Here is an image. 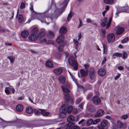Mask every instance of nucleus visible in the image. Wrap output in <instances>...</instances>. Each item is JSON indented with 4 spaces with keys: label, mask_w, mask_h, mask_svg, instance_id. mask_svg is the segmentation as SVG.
I'll return each mask as SVG.
<instances>
[{
    "label": "nucleus",
    "mask_w": 129,
    "mask_h": 129,
    "mask_svg": "<svg viewBox=\"0 0 129 129\" xmlns=\"http://www.w3.org/2000/svg\"><path fill=\"white\" fill-rule=\"evenodd\" d=\"M117 126L119 128H124L126 126V125L125 124H123L120 120H118L117 122Z\"/></svg>",
    "instance_id": "nucleus-20"
},
{
    "label": "nucleus",
    "mask_w": 129,
    "mask_h": 129,
    "mask_svg": "<svg viewBox=\"0 0 129 129\" xmlns=\"http://www.w3.org/2000/svg\"><path fill=\"white\" fill-rule=\"evenodd\" d=\"M128 117V116L127 115H123L122 116V118L124 119H126Z\"/></svg>",
    "instance_id": "nucleus-64"
},
{
    "label": "nucleus",
    "mask_w": 129,
    "mask_h": 129,
    "mask_svg": "<svg viewBox=\"0 0 129 129\" xmlns=\"http://www.w3.org/2000/svg\"><path fill=\"white\" fill-rule=\"evenodd\" d=\"M67 31V29L66 27H62L59 29V32L60 34H66Z\"/></svg>",
    "instance_id": "nucleus-18"
},
{
    "label": "nucleus",
    "mask_w": 129,
    "mask_h": 129,
    "mask_svg": "<svg viewBox=\"0 0 129 129\" xmlns=\"http://www.w3.org/2000/svg\"><path fill=\"white\" fill-rule=\"evenodd\" d=\"M24 20L23 15L21 14H19L18 18V20L19 22H22Z\"/></svg>",
    "instance_id": "nucleus-33"
},
{
    "label": "nucleus",
    "mask_w": 129,
    "mask_h": 129,
    "mask_svg": "<svg viewBox=\"0 0 129 129\" xmlns=\"http://www.w3.org/2000/svg\"><path fill=\"white\" fill-rule=\"evenodd\" d=\"M74 43L76 44V48L77 49L78 48V44L79 42L77 41V40L74 39L73 40Z\"/></svg>",
    "instance_id": "nucleus-42"
},
{
    "label": "nucleus",
    "mask_w": 129,
    "mask_h": 129,
    "mask_svg": "<svg viewBox=\"0 0 129 129\" xmlns=\"http://www.w3.org/2000/svg\"><path fill=\"white\" fill-rule=\"evenodd\" d=\"M80 72L81 76L83 77H84L86 75V71L83 69H81L80 70Z\"/></svg>",
    "instance_id": "nucleus-34"
},
{
    "label": "nucleus",
    "mask_w": 129,
    "mask_h": 129,
    "mask_svg": "<svg viewBox=\"0 0 129 129\" xmlns=\"http://www.w3.org/2000/svg\"><path fill=\"white\" fill-rule=\"evenodd\" d=\"M45 35V33L44 31H41L39 33L38 37L41 38L43 37Z\"/></svg>",
    "instance_id": "nucleus-45"
},
{
    "label": "nucleus",
    "mask_w": 129,
    "mask_h": 129,
    "mask_svg": "<svg viewBox=\"0 0 129 129\" xmlns=\"http://www.w3.org/2000/svg\"><path fill=\"white\" fill-rule=\"evenodd\" d=\"M69 64L73 67L75 70H77L78 69V64L76 60H75L73 56H70L68 59Z\"/></svg>",
    "instance_id": "nucleus-2"
},
{
    "label": "nucleus",
    "mask_w": 129,
    "mask_h": 129,
    "mask_svg": "<svg viewBox=\"0 0 129 129\" xmlns=\"http://www.w3.org/2000/svg\"><path fill=\"white\" fill-rule=\"evenodd\" d=\"M127 54L125 52H124L122 55V58L123 59H126L127 58Z\"/></svg>",
    "instance_id": "nucleus-52"
},
{
    "label": "nucleus",
    "mask_w": 129,
    "mask_h": 129,
    "mask_svg": "<svg viewBox=\"0 0 129 129\" xmlns=\"http://www.w3.org/2000/svg\"><path fill=\"white\" fill-rule=\"evenodd\" d=\"M64 36L63 35H61L59 36L57 38L56 41L58 44H60L62 43L64 40Z\"/></svg>",
    "instance_id": "nucleus-13"
},
{
    "label": "nucleus",
    "mask_w": 129,
    "mask_h": 129,
    "mask_svg": "<svg viewBox=\"0 0 129 129\" xmlns=\"http://www.w3.org/2000/svg\"><path fill=\"white\" fill-rule=\"evenodd\" d=\"M61 54L60 53H57L56 54L55 56L58 59H60L61 57Z\"/></svg>",
    "instance_id": "nucleus-50"
},
{
    "label": "nucleus",
    "mask_w": 129,
    "mask_h": 129,
    "mask_svg": "<svg viewBox=\"0 0 129 129\" xmlns=\"http://www.w3.org/2000/svg\"><path fill=\"white\" fill-rule=\"evenodd\" d=\"M71 129H80V128L77 126H73L71 127Z\"/></svg>",
    "instance_id": "nucleus-58"
},
{
    "label": "nucleus",
    "mask_w": 129,
    "mask_h": 129,
    "mask_svg": "<svg viewBox=\"0 0 129 129\" xmlns=\"http://www.w3.org/2000/svg\"><path fill=\"white\" fill-rule=\"evenodd\" d=\"M128 40V38L127 37H126L124 38L123 40L121 41L122 43H126L127 42Z\"/></svg>",
    "instance_id": "nucleus-53"
},
{
    "label": "nucleus",
    "mask_w": 129,
    "mask_h": 129,
    "mask_svg": "<svg viewBox=\"0 0 129 129\" xmlns=\"http://www.w3.org/2000/svg\"><path fill=\"white\" fill-rule=\"evenodd\" d=\"M116 1V0H104V3L107 4H113Z\"/></svg>",
    "instance_id": "nucleus-26"
},
{
    "label": "nucleus",
    "mask_w": 129,
    "mask_h": 129,
    "mask_svg": "<svg viewBox=\"0 0 129 129\" xmlns=\"http://www.w3.org/2000/svg\"><path fill=\"white\" fill-rule=\"evenodd\" d=\"M23 106L21 104H18L16 107V110L18 112H21L23 110Z\"/></svg>",
    "instance_id": "nucleus-24"
},
{
    "label": "nucleus",
    "mask_w": 129,
    "mask_h": 129,
    "mask_svg": "<svg viewBox=\"0 0 129 129\" xmlns=\"http://www.w3.org/2000/svg\"><path fill=\"white\" fill-rule=\"evenodd\" d=\"M89 75V78L92 80L94 81L96 78V70L93 67H90L88 71Z\"/></svg>",
    "instance_id": "nucleus-4"
},
{
    "label": "nucleus",
    "mask_w": 129,
    "mask_h": 129,
    "mask_svg": "<svg viewBox=\"0 0 129 129\" xmlns=\"http://www.w3.org/2000/svg\"><path fill=\"white\" fill-rule=\"evenodd\" d=\"M107 24V18L104 17L101 21V26L104 27L106 26Z\"/></svg>",
    "instance_id": "nucleus-14"
},
{
    "label": "nucleus",
    "mask_w": 129,
    "mask_h": 129,
    "mask_svg": "<svg viewBox=\"0 0 129 129\" xmlns=\"http://www.w3.org/2000/svg\"><path fill=\"white\" fill-rule=\"evenodd\" d=\"M103 53L104 54H105L106 53L107 50V47L106 45H104V44H103Z\"/></svg>",
    "instance_id": "nucleus-44"
},
{
    "label": "nucleus",
    "mask_w": 129,
    "mask_h": 129,
    "mask_svg": "<svg viewBox=\"0 0 129 129\" xmlns=\"http://www.w3.org/2000/svg\"><path fill=\"white\" fill-rule=\"evenodd\" d=\"M5 93L8 95L11 94L12 93H14L15 91L14 88H12L11 87H6L5 88Z\"/></svg>",
    "instance_id": "nucleus-7"
},
{
    "label": "nucleus",
    "mask_w": 129,
    "mask_h": 129,
    "mask_svg": "<svg viewBox=\"0 0 129 129\" xmlns=\"http://www.w3.org/2000/svg\"><path fill=\"white\" fill-rule=\"evenodd\" d=\"M63 91L64 92V95L65 100L69 101L71 100L70 95L68 93L70 92V90L66 87L62 86H61Z\"/></svg>",
    "instance_id": "nucleus-5"
},
{
    "label": "nucleus",
    "mask_w": 129,
    "mask_h": 129,
    "mask_svg": "<svg viewBox=\"0 0 129 129\" xmlns=\"http://www.w3.org/2000/svg\"><path fill=\"white\" fill-rule=\"evenodd\" d=\"M38 30L36 28H34L32 30V34H33L34 35H37V33L38 32Z\"/></svg>",
    "instance_id": "nucleus-41"
},
{
    "label": "nucleus",
    "mask_w": 129,
    "mask_h": 129,
    "mask_svg": "<svg viewBox=\"0 0 129 129\" xmlns=\"http://www.w3.org/2000/svg\"><path fill=\"white\" fill-rule=\"evenodd\" d=\"M41 113L44 116H47L50 114L49 112L46 111L45 110L41 109Z\"/></svg>",
    "instance_id": "nucleus-28"
},
{
    "label": "nucleus",
    "mask_w": 129,
    "mask_h": 129,
    "mask_svg": "<svg viewBox=\"0 0 129 129\" xmlns=\"http://www.w3.org/2000/svg\"><path fill=\"white\" fill-rule=\"evenodd\" d=\"M10 60L11 63H13L14 61V59L12 57H11L10 56L7 57Z\"/></svg>",
    "instance_id": "nucleus-51"
},
{
    "label": "nucleus",
    "mask_w": 129,
    "mask_h": 129,
    "mask_svg": "<svg viewBox=\"0 0 129 129\" xmlns=\"http://www.w3.org/2000/svg\"><path fill=\"white\" fill-rule=\"evenodd\" d=\"M111 20H112V19H111V18H110L109 19L107 23V24L106 27V29H108L109 27L110 26L111 24Z\"/></svg>",
    "instance_id": "nucleus-40"
},
{
    "label": "nucleus",
    "mask_w": 129,
    "mask_h": 129,
    "mask_svg": "<svg viewBox=\"0 0 129 129\" xmlns=\"http://www.w3.org/2000/svg\"><path fill=\"white\" fill-rule=\"evenodd\" d=\"M30 9L31 10V12L33 11H34L33 9V5L32 4H30Z\"/></svg>",
    "instance_id": "nucleus-56"
},
{
    "label": "nucleus",
    "mask_w": 129,
    "mask_h": 129,
    "mask_svg": "<svg viewBox=\"0 0 129 129\" xmlns=\"http://www.w3.org/2000/svg\"><path fill=\"white\" fill-rule=\"evenodd\" d=\"M58 79L59 81H60V82L62 83H64L65 81V78L63 76H60L59 77Z\"/></svg>",
    "instance_id": "nucleus-31"
},
{
    "label": "nucleus",
    "mask_w": 129,
    "mask_h": 129,
    "mask_svg": "<svg viewBox=\"0 0 129 129\" xmlns=\"http://www.w3.org/2000/svg\"><path fill=\"white\" fill-rule=\"evenodd\" d=\"M84 103H82L81 104H80L79 106V109H82L83 108V106Z\"/></svg>",
    "instance_id": "nucleus-59"
},
{
    "label": "nucleus",
    "mask_w": 129,
    "mask_h": 129,
    "mask_svg": "<svg viewBox=\"0 0 129 129\" xmlns=\"http://www.w3.org/2000/svg\"><path fill=\"white\" fill-rule=\"evenodd\" d=\"M25 7V5L23 3H22L20 4V8L21 9L24 8Z\"/></svg>",
    "instance_id": "nucleus-55"
},
{
    "label": "nucleus",
    "mask_w": 129,
    "mask_h": 129,
    "mask_svg": "<svg viewBox=\"0 0 129 129\" xmlns=\"http://www.w3.org/2000/svg\"><path fill=\"white\" fill-rule=\"evenodd\" d=\"M106 33V31L105 29H101V35L102 37H104L105 36Z\"/></svg>",
    "instance_id": "nucleus-37"
},
{
    "label": "nucleus",
    "mask_w": 129,
    "mask_h": 129,
    "mask_svg": "<svg viewBox=\"0 0 129 129\" xmlns=\"http://www.w3.org/2000/svg\"><path fill=\"white\" fill-rule=\"evenodd\" d=\"M51 7L55 8L56 9V11H59V10L60 9V8L57 9L56 7V5L55 4V3H52V4H51Z\"/></svg>",
    "instance_id": "nucleus-47"
},
{
    "label": "nucleus",
    "mask_w": 129,
    "mask_h": 129,
    "mask_svg": "<svg viewBox=\"0 0 129 129\" xmlns=\"http://www.w3.org/2000/svg\"><path fill=\"white\" fill-rule=\"evenodd\" d=\"M107 41L109 43L113 42L115 40L114 35L113 33L109 34L107 37Z\"/></svg>",
    "instance_id": "nucleus-6"
},
{
    "label": "nucleus",
    "mask_w": 129,
    "mask_h": 129,
    "mask_svg": "<svg viewBox=\"0 0 129 129\" xmlns=\"http://www.w3.org/2000/svg\"><path fill=\"white\" fill-rule=\"evenodd\" d=\"M62 69L60 68L55 69L54 70V72L56 74L60 75L62 72Z\"/></svg>",
    "instance_id": "nucleus-19"
},
{
    "label": "nucleus",
    "mask_w": 129,
    "mask_h": 129,
    "mask_svg": "<svg viewBox=\"0 0 129 129\" xmlns=\"http://www.w3.org/2000/svg\"><path fill=\"white\" fill-rule=\"evenodd\" d=\"M72 78L73 80L77 84L78 87L79 88L81 89L82 90H83L84 91H84L86 90V89L83 86L79 85L77 84V80L76 79V78L74 76H73V77Z\"/></svg>",
    "instance_id": "nucleus-15"
},
{
    "label": "nucleus",
    "mask_w": 129,
    "mask_h": 129,
    "mask_svg": "<svg viewBox=\"0 0 129 129\" xmlns=\"http://www.w3.org/2000/svg\"><path fill=\"white\" fill-rule=\"evenodd\" d=\"M98 72L100 76H103L105 75L106 72L105 69L102 68L99 69Z\"/></svg>",
    "instance_id": "nucleus-16"
},
{
    "label": "nucleus",
    "mask_w": 129,
    "mask_h": 129,
    "mask_svg": "<svg viewBox=\"0 0 129 129\" xmlns=\"http://www.w3.org/2000/svg\"><path fill=\"white\" fill-rule=\"evenodd\" d=\"M74 119V117L72 115H70L68 117L67 120L68 121L70 122L73 121Z\"/></svg>",
    "instance_id": "nucleus-38"
},
{
    "label": "nucleus",
    "mask_w": 129,
    "mask_h": 129,
    "mask_svg": "<svg viewBox=\"0 0 129 129\" xmlns=\"http://www.w3.org/2000/svg\"><path fill=\"white\" fill-rule=\"evenodd\" d=\"M70 128L71 126L70 124H68L64 126L63 129H70Z\"/></svg>",
    "instance_id": "nucleus-49"
},
{
    "label": "nucleus",
    "mask_w": 129,
    "mask_h": 129,
    "mask_svg": "<svg viewBox=\"0 0 129 129\" xmlns=\"http://www.w3.org/2000/svg\"><path fill=\"white\" fill-rule=\"evenodd\" d=\"M93 121V120L92 119H90L88 120L86 122V125L87 126H88L90 125L92 123Z\"/></svg>",
    "instance_id": "nucleus-35"
},
{
    "label": "nucleus",
    "mask_w": 129,
    "mask_h": 129,
    "mask_svg": "<svg viewBox=\"0 0 129 129\" xmlns=\"http://www.w3.org/2000/svg\"><path fill=\"white\" fill-rule=\"evenodd\" d=\"M69 0H64L62 3L60 5L61 9H65Z\"/></svg>",
    "instance_id": "nucleus-17"
},
{
    "label": "nucleus",
    "mask_w": 129,
    "mask_h": 129,
    "mask_svg": "<svg viewBox=\"0 0 129 129\" xmlns=\"http://www.w3.org/2000/svg\"><path fill=\"white\" fill-rule=\"evenodd\" d=\"M74 15L73 13L72 12H70L68 15L67 17V20L69 22Z\"/></svg>",
    "instance_id": "nucleus-36"
},
{
    "label": "nucleus",
    "mask_w": 129,
    "mask_h": 129,
    "mask_svg": "<svg viewBox=\"0 0 129 129\" xmlns=\"http://www.w3.org/2000/svg\"><path fill=\"white\" fill-rule=\"evenodd\" d=\"M38 37L37 35H35L33 34H31L29 35L28 37V38L29 40L34 41L37 40Z\"/></svg>",
    "instance_id": "nucleus-12"
},
{
    "label": "nucleus",
    "mask_w": 129,
    "mask_h": 129,
    "mask_svg": "<svg viewBox=\"0 0 129 129\" xmlns=\"http://www.w3.org/2000/svg\"><path fill=\"white\" fill-rule=\"evenodd\" d=\"M129 7L128 6L122 7L118 10L116 14H119L121 12H129L128 9Z\"/></svg>",
    "instance_id": "nucleus-9"
},
{
    "label": "nucleus",
    "mask_w": 129,
    "mask_h": 129,
    "mask_svg": "<svg viewBox=\"0 0 129 129\" xmlns=\"http://www.w3.org/2000/svg\"><path fill=\"white\" fill-rule=\"evenodd\" d=\"M108 124V122L105 120H104L101 123L100 125H98V127L99 129H104Z\"/></svg>",
    "instance_id": "nucleus-8"
},
{
    "label": "nucleus",
    "mask_w": 129,
    "mask_h": 129,
    "mask_svg": "<svg viewBox=\"0 0 129 129\" xmlns=\"http://www.w3.org/2000/svg\"><path fill=\"white\" fill-rule=\"evenodd\" d=\"M91 24L92 25H94L96 27H97L98 26L97 23H96V22L94 21H92L91 22Z\"/></svg>",
    "instance_id": "nucleus-60"
},
{
    "label": "nucleus",
    "mask_w": 129,
    "mask_h": 129,
    "mask_svg": "<svg viewBox=\"0 0 129 129\" xmlns=\"http://www.w3.org/2000/svg\"><path fill=\"white\" fill-rule=\"evenodd\" d=\"M121 75V74L120 73H118V75L115 76L114 77V79L115 80H116L118 79L119 77H120V76Z\"/></svg>",
    "instance_id": "nucleus-57"
},
{
    "label": "nucleus",
    "mask_w": 129,
    "mask_h": 129,
    "mask_svg": "<svg viewBox=\"0 0 129 129\" xmlns=\"http://www.w3.org/2000/svg\"><path fill=\"white\" fill-rule=\"evenodd\" d=\"M79 21L80 23L78 26V28L82 26L83 25V24L82 22V20L81 18H79Z\"/></svg>",
    "instance_id": "nucleus-54"
},
{
    "label": "nucleus",
    "mask_w": 129,
    "mask_h": 129,
    "mask_svg": "<svg viewBox=\"0 0 129 129\" xmlns=\"http://www.w3.org/2000/svg\"><path fill=\"white\" fill-rule=\"evenodd\" d=\"M29 34V32L26 30H24L21 33V36L23 38H25L27 37Z\"/></svg>",
    "instance_id": "nucleus-25"
},
{
    "label": "nucleus",
    "mask_w": 129,
    "mask_h": 129,
    "mask_svg": "<svg viewBox=\"0 0 129 129\" xmlns=\"http://www.w3.org/2000/svg\"><path fill=\"white\" fill-rule=\"evenodd\" d=\"M89 65L88 64H86L84 65V67H85V69H87L89 67Z\"/></svg>",
    "instance_id": "nucleus-63"
},
{
    "label": "nucleus",
    "mask_w": 129,
    "mask_h": 129,
    "mask_svg": "<svg viewBox=\"0 0 129 129\" xmlns=\"http://www.w3.org/2000/svg\"><path fill=\"white\" fill-rule=\"evenodd\" d=\"M104 113V111L102 109H100L98 110L97 111L95 115L96 116H101L103 115Z\"/></svg>",
    "instance_id": "nucleus-23"
},
{
    "label": "nucleus",
    "mask_w": 129,
    "mask_h": 129,
    "mask_svg": "<svg viewBox=\"0 0 129 129\" xmlns=\"http://www.w3.org/2000/svg\"><path fill=\"white\" fill-rule=\"evenodd\" d=\"M25 126L28 128H32L33 127H38L39 126L32 123H29L26 124Z\"/></svg>",
    "instance_id": "nucleus-22"
},
{
    "label": "nucleus",
    "mask_w": 129,
    "mask_h": 129,
    "mask_svg": "<svg viewBox=\"0 0 129 129\" xmlns=\"http://www.w3.org/2000/svg\"><path fill=\"white\" fill-rule=\"evenodd\" d=\"M31 20L37 18L38 13L35 11L31 12Z\"/></svg>",
    "instance_id": "nucleus-21"
},
{
    "label": "nucleus",
    "mask_w": 129,
    "mask_h": 129,
    "mask_svg": "<svg viewBox=\"0 0 129 129\" xmlns=\"http://www.w3.org/2000/svg\"><path fill=\"white\" fill-rule=\"evenodd\" d=\"M122 55V54L118 52H116L114 53L113 54V56H117V57H121Z\"/></svg>",
    "instance_id": "nucleus-43"
},
{
    "label": "nucleus",
    "mask_w": 129,
    "mask_h": 129,
    "mask_svg": "<svg viewBox=\"0 0 129 129\" xmlns=\"http://www.w3.org/2000/svg\"><path fill=\"white\" fill-rule=\"evenodd\" d=\"M47 35L49 38H53L54 36V34L53 32L51 31H49Z\"/></svg>",
    "instance_id": "nucleus-32"
},
{
    "label": "nucleus",
    "mask_w": 129,
    "mask_h": 129,
    "mask_svg": "<svg viewBox=\"0 0 129 129\" xmlns=\"http://www.w3.org/2000/svg\"><path fill=\"white\" fill-rule=\"evenodd\" d=\"M116 33L118 35H120L124 31V28L122 27L118 26L115 28Z\"/></svg>",
    "instance_id": "nucleus-10"
},
{
    "label": "nucleus",
    "mask_w": 129,
    "mask_h": 129,
    "mask_svg": "<svg viewBox=\"0 0 129 129\" xmlns=\"http://www.w3.org/2000/svg\"><path fill=\"white\" fill-rule=\"evenodd\" d=\"M82 100V99L81 98L78 99L76 101V103L77 104H78L80 103Z\"/></svg>",
    "instance_id": "nucleus-61"
},
{
    "label": "nucleus",
    "mask_w": 129,
    "mask_h": 129,
    "mask_svg": "<svg viewBox=\"0 0 129 129\" xmlns=\"http://www.w3.org/2000/svg\"><path fill=\"white\" fill-rule=\"evenodd\" d=\"M92 100L93 103L95 105L99 104L101 101L100 99L97 96H94L93 97Z\"/></svg>",
    "instance_id": "nucleus-11"
},
{
    "label": "nucleus",
    "mask_w": 129,
    "mask_h": 129,
    "mask_svg": "<svg viewBox=\"0 0 129 129\" xmlns=\"http://www.w3.org/2000/svg\"><path fill=\"white\" fill-rule=\"evenodd\" d=\"M26 112L27 113L31 114L33 112V110L31 107H28L26 108Z\"/></svg>",
    "instance_id": "nucleus-30"
},
{
    "label": "nucleus",
    "mask_w": 129,
    "mask_h": 129,
    "mask_svg": "<svg viewBox=\"0 0 129 129\" xmlns=\"http://www.w3.org/2000/svg\"><path fill=\"white\" fill-rule=\"evenodd\" d=\"M42 43H46L47 44H52L54 43L53 41L52 40H49L47 41L45 39H44L42 40Z\"/></svg>",
    "instance_id": "nucleus-27"
},
{
    "label": "nucleus",
    "mask_w": 129,
    "mask_h": 129,
    "mask_svg": "<svg viewBox=\"0 0 129 129\" xmlns=\"http://www.w3.org/2000/svg\"><path fill=\"white\" fill-rule=\"evenodd\" d=\"M73 108L71 106H69L67 107L65 105H63L60 109V112L63 113H70L72 111Z\"/></svg>",
    "instance_id": "nucleus-3"
},
{
    "label": "nucleus",
    "mask_w": 129,
    "mask_h": 129,
    "mask_svg": "<svg viewBox=\"0 0 129 129\" xmlns=\"http://www.w3.org/2000/svg\"><path fill=\"white\" fill-rule=\"evenodd\" d=\"M39 17L40 18V20L42 22L46 23L47 25L49 24L50 23V22H46V21L45 19L46 18L50 21L51 20L52 21L53 19L55 18V19H56L57 18V17H56L55 18V17H53L52 18H51V17L49 16L48 14L46 13H43L41 14L40 15Z\"/></svg>",
    "instance_id": "nucleus-1"
},
{
    "label": "nucleus",
    "mask_w": 129,
    "mask_h": 129,
    "mask_svg": "<svg viewBox=\"0 0 129 129\" xmlns=\"http://www.w3.org/2000/svg\"><path fill=\"white\" fill-rule=\"evenodd\" d=\"M100 120V119H97L94 120V121L93 120L92 122L93 124H97Z\"/></svg>",
    "instance_id": "nucleus-48"
},
{
    "label": "nucleus",
    "mask_w": 129,
    "mask_h": 129,
    "mask_svg": "<svg viewBox=\"0 0 129 129\" xmlns=\"http://www.w3.org/2000/svg\"><path fill=\"white\" fill-rule=\"evenodd\" d=\"M34 112L36 115H40L41 113V111H40L36 109H34Z\"/></svg>",
    "instance_id": "nucleus-46"
},
{
    "label": "nucleus",
    "mask_w": 129,
    "mask_h": 129,
    "mask_svg": "<svg viewBox=\"0 0 129 129\" xmlns=\"http://www.w3.org/2000/svg\"><path fill=\"white\" fill-rule=\"evenodd\" d=\"M46 65L47 67L50 68H52L53 66L52 62L49 60H48L46 62Z\"/></svg>",
    "instance_id": "nucleus-29"
},
{
    "label": "nucleus",
    "mask_w": 129,
    "mask_h": 129,
    "mask_svg": "<svg viewBox=\"0 0 129 129\" xmlns=\"http://www.w3.org/2000/svg\"><path fill=\"white\" fill-rule=\"evenodd\" d=\"M106 61V57H104V58L103 60L102 61V62L101 63V64L102 65H103L105 62Z\"/></svg>",
    "instance_id": "nucleus-62"
},
{
    "label": "nucleus",
    "mask_w": 129,
    "mask_h": 129,
    "mask_svg": "<svg viewBox=\"0 0 129 129\" xmlns=\"http://www.w3.org/2000/svg\"><path fill=\"white\" fill-rule=\"evenodd\" d=\"M63 45L62 44L60 45L58 47V50L60 51H63Z\"/></svg>",
    "instance_id": "nucleus-39"
}]
</instances>
